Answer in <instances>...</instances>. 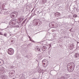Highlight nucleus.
<instances>
[{"label":"nucleus","mask_w":79,"mask_h":79,"mask_svg":"<svg viewBox=\"0 0 79 79\" xmlns=\"http://www.w3.org/2000/svg\"><path fill=\"white\" fill-rule=\"evenodd\" d=\"M67 69L69 73L73 72L74 69V64L73 63H69L67 65Z\"/></svg>","instance_id":"obj_1"},{"label":"nucleus","mask_w":79,"mask_h":79,"mask_svg":"<svg viewBox=\"0 0 79 79\" xmlns=\"http://www.w3.org/2000/svg\"><path fill=\"white\" fill-rule=\"evenodd\" d=\"M18 13L17 12H12L10 15V17L12 18H14L15 17H16L18 16Z\"/></svg>","instance_id":"obj_2"},{"label":"nucleus","mask_w":79,"mask_h":79,"mask_svg":"<svg viewBox=\"0 0 79 79\" xmlns=\"http://www.w3.org/2000/svg\"><path fill=\"white\" fill-rule=\"evenodd\" d=\"M7 53L9 55H12L14 53V50L12 48H10L8 49Z\"/></svg>","instance_id":"obj_3"},{"label":"nucleus","mask_w":79,"mask_h":79,"mask_svg":"<svg viewBox=\"0 0 79 79\" xmlns=\"http://www.w3.org/2000/svg\"><path fill=\"white\" fill-rule=\"evenodd\" d=\"M42 63L44 65L45 67L47 66V65H48V61H47V60H43Z\"/></svg>","instance_id":"obj_4"},{"label":"nucleus","mask_w":79,"mask_h":79,"mask_svg":"<svg viewBox=\"0 0 79 79\" xmlns=\"http://www.w3.org/2000/svg\"><path fill=\"white\" fill-rule=\"evenodd\" d=\"M18 20L17 21L18 24H19L21 22L24 20V18L23 17L18 18Z\"/></svg>","instance_id":"obj_5"},{"label":"nucleus","mask_w":79,"mask_h":79,"mask_svg":"<svg viewBox=\"0 0 79 79\" xmlns=\"http://www.w3.org/2000/svg\"><path fill=\"white\" fill-rule=\"evenodd\" d=\"M4 71V70H3V67H1L0 68V74H3Z\"/></svg>","instance_id":"obj_6"},{"label":"nucleus","mask_w":79,"mask_h":79,"mask_svg":"<svg viewBox=\"0 0 79 79\" xmlns=\"http://www.w3.org/2000/svg\"><path fill=\"white\" fill-rule=\"evenodd\" d=\"M51 24V27H54L55 26V23L54 22H52L51 23L49 24V25Z\"/></svg>","instance_id":"obj_7"},{"label":"nucleus","mask_w":79,"mask_h":79,"mask_svg":"<svg viewBox=\"0 0 79 79\" xmlns=\"http://www.w3.org/2000/svg\"><path fill=\"white\" fill-rule=\"evenodd\" d=\"M15 20H13L11 21L10 23V24L11 26L14 24H15Z\"/></svg>","instance_id":"obj_8"},{"label":"nucleus","mask_w":79,"mask_h":79,"mask_svg":"<svg viewBox=\"0 0 79 79\" xmlns=\"http://www.w3.org/2000/svg\"><path fill=\"white\" fill-rule=\"evenodd\" d=\"M79 54L78 53H75V57L76 58H77V57H79Z\"/></svg>","instance_id":"obj_9"},{"label":"nucleus","mask_w":79,"mask_h":79,"mask_svg":"<svg viewBox=\"0 0 79 79\" xmlns=\"http://www.w3.org/2000/svg\"><path fill=\"white\" fill-rule=\"evenodd\" d=\"M47 49V47L46 46H43V48H42V50L43 51H45L44 50H46Z\"/></svg>","instance_id":"obj_10"},{"label":"nucleus","mask_w":79,"mask_h":79,"mask_svg":"<svg viewBox=\"0 0 79 79\" xmlns=\"http://www.w3.org/2000/svg\"><path fill=\"white\" fill-rule=\"evenodd\" d=\"M3 64V60L0 61V66H2Z\"/></svg>","instance_id":"obj_11"},{"label":"nucleus","mask_w":79,"mask_h":79,"mask_svg":"<svg viewBox=\"0 0 79 79\" xmlns=\"http://www.w3.org/2000/svg\"><path fill=\"white\" fill-rule=\"evenodd\" d=\"M73 17L74 18H76V17H77V15L76 14H74L73 15Z\"/></svg>","instance_id":"obj_12"},{"label":"nucleus","mask_w":79,"mask_h":79,"mask_svg":"<svg viewBox=\"0 0 79 79\" xmlns=\"http://www.w3.org/2000/svg\"><path fill=\"white\" fill-rule=\"evenodd\" d=\"M37 50H38V51H40V48H37Z\"/></svg>","instance_id":"obj_13"},{"label":"nucleus","mask_w":79,"mask_h":79,"mask_svg":"<svg viewBox=\"0 0 79 79\" xmlns=\"http://www.w3.org/2000/svg\"><path fill=\"white\" fill-rule=\"evenodd\" d=\"M55 27H58V25L57 24H56L55 26H54Z\"/></svg>","instance_id":"obj_14"},{"label":"nucleus","mask_w":79,"mask_h":79,"mask_svg":"<svg viewBox=\"0 0 79 79\" xmlns=\"http://www.w3.org/2000/svg\"><path fill=\"white\" fill-rule=\"evenodd\" d=\"M56 14H57V15H60V13H58V12H56Z\"/></svg>","instance_id":"obj_15"},{"label":"nucleus","mask_w":79,"mask_h":79,"mask_svg":"<svg viewBox=\"0 0 79 79\" xmlns=\"http://www.w3.org/2000/svg\"><path fill=\"white\" fill-rule=\"evenodd\" d=\"M43 2H44V3L45 2H47L46 0H43Z\"/></svg>","instance_id":"obj_16"},{"label":"nucleus","mask_w":79,"mask_h":79,"mask_svg":"<svg viewBox=\"0 0 79 79\" xmlns=\"http://www.w3.org/2000/svg\"><path fill=\"white\" fill-rule=\"evenodd\" d=\"M52 32H55V30H52Z\"/></svg>","instance_id":"obj_17"},{"label":"nucleus","mask_w":79,"mask_h":79,"mask_svg":"<svg viewBox=\"0 0 79 79\" xmlns=\"http://www.w3.org/2000/svg\"><path fill=\"white\" fill-rule=\"evenodd\" d=\"M4 35L6 37V34H4Z\"/></svg>","instance_id":"obj_18"},{"label":"nucleus","mask_w":79,"mask_h":79,"mask_svg":"<svg viewBox=\"0 0 79 79\" xmlns=\"http://www.w3.org/2000/svg\"><path fill=\"white\" fill-rule=\"evenodd\" d=\"M30 41H31V42L32 41V40L31 39V38H30Z\"/></svg>","instance_id":"obj_19"},{"label":"nucleus","mask_w":79,"mask_h":79,"mask_svg":"<svg viewBox=\"0 0 79 79\" xmlns=\"http://www.w3.org/2000/svg\"><path fill=\"white\" fill-rule=\"evenodd\" d=\"M0 35H3L2 34V33L0 32Z\"/></svg>","instance_id":"obj_20"},{"label":"nucleus","mask_w":79,"mask_h":79,"mask_svg":"<svg viewBox=\"0 0 79 79\" xmlns=\"http://www.w3.org/2000/svg\"><path fill=\"white\" fill-rule=\"evenodd\" d=\"M11 74H13V72H11Z\"/></svg>","instance_id":"obj_21"},{"label":"nucleus","mask_w":79,"mask_h":79,"mask_svg":"<svg viewBox=\"0 0 79 79\" xmlns=\"http://www.w3.org/2000/svg\"><path fill=\"white\" fill-rule=\"evenodd\" d=\"M69 31H71V29H70V30H69Z\"/></svg>","instance_id":"obj_22"},{"label":"nucleus","mask_w":79,"mask_h":79,"mask_svg":"<svg viewBox=\"0 0 79 79\" xmlns=\"http://www.w3.org/2000/svg\"><path fill=\"white\" fill-rule=\"evenodd\" d=\"M29 38L30 39V38H31V37H30V36H29Z\"/></svg>","instance_id":"obj_23"}]
</instances>
